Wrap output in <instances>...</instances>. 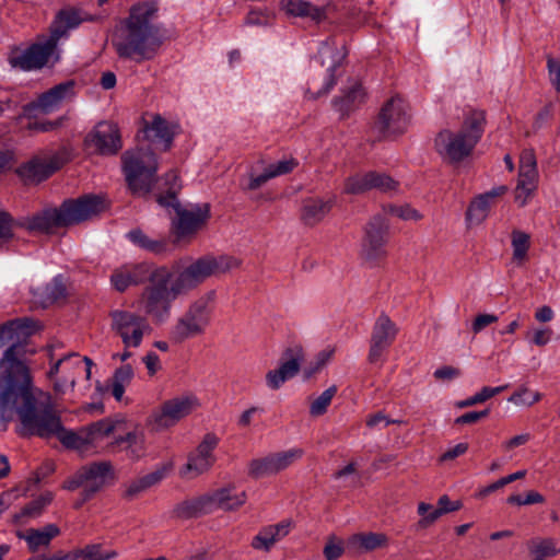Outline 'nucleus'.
Listing matches in <instances>:
<instances>
[{
    "mask_svg": "<svg viewBox=\"0 0 560 560\" xmlns=\"http://www.w3.org/2000/svg\"><path fill=\"white\" fill-rule=\"evenodd\" d=\"M231 262L232 258L228 256L205 255L177 273L166 266L154 268L140 298L145 315L155 324L165 323L171 316L173 302L179 295L196 289L211 276L228 271Z\"/></svg>",
    "mask_w": 560,
    "mask_h": 560,
    "instance_id": "nucleus-1",
    "label": "nucleus"
},
{
    "mask_svg": "<svg viewBox=\"0 0 560 560\" xmlns=\"http://www.w3.org/2000/svg\"><path fill=\"white\" fill-rule=\"evenodd\" d=\"M14 412L20 421L18 432L22 438L49 440L59 429L61 416L51 395L34 387L31 373L0 385L1 430H7Z\"/></svg>",
    "mask_w": 560,
    "mask_h": 560,
    "instance_id": "nucleus-2",
    "label": "nucleus"
},
{
    "mask_svg": "<svg viewBox=\"0 0 560 560\" xmlns=\"http://www.w3.org/2000/svg\"><path fill=\"white\" fill-rule=\"evenodd\" d=\"M127 187L136 198L150 199L163 208L171 219L170 233L173 243L189 244L202 231L211 219L209 202L190 203L184 207L179 200L183 189L180 177H126Z\"/></svg>",
    "mask_w": 560,
    "mask_h": 560,
    "instance_id": "nucleus-3",
    "label": "nucleus"
},
{
    "mask_svg": "<svg viewBox=\"0 0 560 560\" xmlns=\"http://www.w3.org/2000/svg\"><path fill=\"white\" fill-rule=\"evenodd\" d=\"M156 7L142 2L130 8L129 15L116 25L112 44L119 57L137 62L152 59L163 39L158 25L153 23Z\"/></svg>",
    "mask_w": 560,
    "mask_h": 560,
    "instance_id": "nucleus-4",
    "label": "nucleus"
},
{
    "mask_svg": "<svg viewBox=\"0 0 560 560\" xmlns=\"http://www.w3.org/2000/svg\"><path fill=\"white\" fill-rule=\"evenodd\" d=\"M110 208L104 195L84 194L65 199L59 207L45 208L25 219L22 224L30 232L52 234L59 229H68L101 218Z\"/></svg>",
    "mask_w": 560,
    "mask_h": 560,
    "instance_id": "nucleus-5",
    "label": "nucleus"
},
{
    "mask_svg": "<svg viewBox=\"0 0 560 560\" xmlns=\"http://www.w3.org/2000/svg\"><path fill=\"white\" fill-rule=\"evenodd\" d=\"M37 322L20 317L0 325V349L8 346L0 359V385L31 373L25 362L27 339L37 331Z\"/></svg>",
    "mask_w": 560,
    "mask_h": 560,
    "instance_id": "nucleus-6",
    "label": "nucleus"
},
{
    "mask_svg": "<svg viewBox=\"0 0 560 560\" xmlns=\"http://www.w3.org/2000/svg\"><path fill=\"white\" fill-rule=\"evenodd\" d=\"M486 122L482 110H470L457 131L443 130L435 139L438 152L444 160L458 163L467 159L480 140Z\"/></svg>",
    "mask_w": 560,
    "mask_h": 560,
    "instance_id": "nucleus-7",
    "label": "nucleus"
},
{
    "mask_svg": "<svg viewBox=\"0 0 560 560\" xmlns=\"http://www.w3.org/2000/svg\"><path fill=\"white\" fill-rule=\"evenodd\" d=\"M212 295L213 292H209L189 304L171 330L173 341L180 343L206 331L213 313Z\"/></svg>",
    "mask_w": 560,
    "mask_h": 560,
    "instance_id": "nucleus-8",
    "label": "nucleus"
},
{
    "mask_svg": "<svg viewBox=\"0 0 560 560\" xmlns=\"http://www.w3.org/2000/svg\"><path fill=\"white\" fill-rule=\"evenodd\" d=\"M109 317L110 330L120 337L125 349L140 347L144 335L151 331L147 317L135 312L113 310Z\"/></svg>",
    "mask_w": 560,
    "mask_h": 560,
    "instance_id": "nucleus-9",
    "label": "nucleus"
},
{
    "mask_svg": "<svg viewBox=\"0 0 560 560\" xmlns=\"http://www.w3.org/2000/svg\"><path fill=\"white\" fill-rule=\"evenodd\" d=\"M409 121L408 104L400 96H393L381 107L373 129L380 137H394L404 133Z\"/></svg>",
    "mask_w": 560,
    "mask_h": 560,
    "instance_id": "nucleus-10",
    "label": "nucleus"
},
{
    "mask_svg": "<svg viewBox=\"0 0 560 560\" xmlns=\"http://www.w3.org/2000/svg\"><path fill=\"white\" fill-rule=\"evenodd\" d=\"M83 148L92 155H116L122 148L119 128L110 121H100L84 137Z\"/></svg>",
    "mask_w": 560,
    "mask_h": 560,
    "instance_id": "nucleus-11",
    "label": "nucleus"
},
{
    "mask_svg": "<svg viewBox=\"0 0 560 560\" xmlns=\"http://www.w3.org/2000/svg\"><path fill=\"white\" fill-rule=\"evenodd\" d=\"M389 238V222L387 218L377 213L373 215L364 228L361 255L363 259L376 262L386 257V245Z\"/></svg>",
    "mask_w": 560,
    "mask_h": 560,
    "instance_id": "nucleus-12",
    "label": "nucleus"
},
{
    "mask_svg": "<svg viewBox=\"0 0 560 560\" xmlns=\"http://www.w3.org/2000/svg\"><path fill=\"white\" fill-rule=\"evenodd\" d=\"M196 402L197 399L192 396H178L167 399L158 409L152 411L149 423L156 431L172 428L191 413Z\"/></svg>",
    "mask_w": 560,
    "mask_h": 560,
    "instance_id": "nucleus-13",
    "label": "nucleus"
},
{
    "mask_svg": "<svg viewBox=\"0 0 560 560\" xmlns=\"http://www.w3.org/2000/svg\"><path fill=\"white\" fill-rule=\"evenodd\" d=\"M397 334L398 328L396 324L389 318V316L382 313L375 320L372 328L368 354V361L371 364L384 362V354L394 343Z\"/></svg>",
    "mask_w": 560,
    "mask_h": 560,
    "instance_id": "nucleus-14",
    "label": "nucleus"
},
{
    "mask_svg": "<svg viewBox=\"0 0 560 560\" xmlns=\"http://www.w3.org/2000/svg\"><path fill=\"white\" fill-rule=\"evenodd\" d=\"M58 40L50 34L44 43H36L23 52L12 56L10 63L21 70L40 69L46 66L51 58L58 60L57 55Z\"/></svg>",
    "mask_w": 560,
    "mask_h": 560,
    "instance_id": "nucleus-15",
    "label": "nucleus"
},
{
    "mask_svg": "<svg viewBox=\"0 0 560 560\" xmlns=\"http://www.w3.org/2000/svg\"><path fill=\"white\" fill-rule=\"evenodd\" d=\"M303 360L304 351L301 346L288 347L281 354L279 368L267 372V386L272 390L279 389L300 372Z\"/></svg>",
    "mask_w": 560,
    "mask_h": 560,
    "instance_id": "nucleus-16",
    "label": "nucleus"
},
{
    "mask_svg": "<svg viewBox=\"0 0 560 560\" xmlns=\"http://www.w3.org/2000/svg\"><path fill=\"white\" fill-rule=\"evenodd\" d=\"M74 95V82L66 81L42 93L36 101L24 105L23 110L26 115L50 114L57 110L63 102L72 100Z\"/></svg>",
    "mask_w": 560,
    "mask_h": 560,
    "instance_id": "nucleus-17",
    "label": "nucleus"
},
{
    "mask_svg": "<svg viewBox=\"0 0 560 560\" xmlns=\"http://www.w3.org/2000/svg\"><path fill=\"white\" fill-rule=\"evenodd\" d=\"M506 190V186L501 185L472 198L465 213L467 228L480 225L488 218L491 208Z\"/></svg>",
    "mask_w": 560,
    "mask_h": 560,
    "instance_id": "nucleus-18",
    "label": "nucleus"
},
{
    "mask_svg": "<svg viewBox=\"0 0 560 560\" xmlns=\"http://www.w3.org/2000/svg\"><path fill=\"white\" fill-rule=\"evenodd\" d=\"M345 56V51L338 49L335 38L331 37L320 43L318 58H320L322 66L327 63V74L323 89L318 90L316 93H312L311 97L316 98L325 95L334 88L336 84L335 70L339 67Z\"/></svg>",
    "mask_w": 560,
    "mask_h": 560,
    "instance_id": "nucleus-19",
    "label": "nucleus"
},
{
    "mask_svg": "<svg viewBox=\"0 0 560 560\" xmlns=\"http://www.w3.org/2000/svg\"><path fill=\"white\" fill-rule=\"evenodd\" d=\"M120 160L125 175H154L158 171V159L150 149L126 150Z\"/></svg>",
    "mask_w": 560,
    "mask_h": 560,
    "instance_id": "nucleus-20",
    "label": "nucleus"
},
{
    "mask_svg": "<svg viewBox=\"0 0 560 560\" xmlns=\"http://www.w3.org/2000/svg\"><path fill=\"white\" fill-rule=\"evenodd\" d=\"M85 480L82 489L83 501H90L106 485L107 479H114L115 474L110 462H94L81 467Z\"/></svg>",
    "mask_w": 560,
    "mask_h": 560,
    "instance_id": "nucleus-21",
    "label": "nucleus"
},
{
    "mask_svg": "<svg viewBox=\"0 0 560 560\" xmlns=\"http://www.w3.org/2000/svg\"><path fill=\"white\" fill-rule=\"evenodd\" d=\"M67 152L59 151L49 155H36L16 168V175H48L58 172L67 162Z\"/></svg>",
    "mask_w": 560,
    "mask_h": 560,
    "instance_id": "nucleus-22",
    "label": "nucleus"
},
{
    "mask_svg": "<svg viewBox=\"0 0 560 560\" xmlns=\"http://www.w3.org/2000/svg\"><path fill=\"white\" fill-rule=\"evenodd\" d=\"M151 271L147 264L122 266L112 273L110 283L116 291L125 292L131 285L149 281Z\"/></svg>",
    "mask_w": 560,
    "mask_h": 560,
    "instance_id": "nucleus-23",
    "label": "nucleus"
},
{
    "mask_svg": "<svg viewBox=\"0 0 560 560\" xmlns=\"http://www.w3.org/2000/svg\"><path fill=\"white\" fill-rule=\"evenodd\" d=\"M332 199L307 197L302 200L300 220L306 226H315L322 222L332 208Z\"/></svg>",
    "mask_w": 560,
    "mask_h": 560,
    "instance_id": "nucleus-24",
    "label": "nucleus"
},
{
    "mask_svg": "<svg viewBox=\"0 0 560 560\" xmlns=\"http://www.w3.org/2000/svg\"><path fill=\"white\" fill-rule=\"evenodd\" d=\"M365 91L358 81H350L332 100L334 108L341 115H347L357 109L365 100Z\"/></svg>",
    "mask_w": 560,
    "mask_h": 560,
    "instance_id": "nucleus-25",
    "label": "nucleus"
},
{
    "mask_svg": "<svg viewBox=\"0 0 560 560\" xmlns=\"http://www.w3.org/2000/svg\"><path fill=\"white\" fill-rule=\"evenodd\" d=\"M32 293L34 302L46 308L60 300H65L68 290L63 276L58 275L46 285L34 289Z\"/></svg>",
    "mask_w": 560,
    "mask_h": 560,
    "instance_id": "nucleus-26",
    "label": "nucleus"
},
{
    "mask_svg": "<svg viewBox=\"0 0 560 560\" xmlns=\"http://www.w3.org/2000/svg\"><path fill=\"white\" fill-rule=\"evenodd\" d=\"M280 9L289 16L310 18L318 23L326 19L328 5H314L306 0H281Z\"/></svg>",
    "mask_w": 560,
    "mask_h": 560,
    "instance_id": "nucleus-27",
    "label": "nucleus"
},
{
    "mask_svg": "<svg viewBox=\"0 0 560 560\" xmlns=\"http://www.w3.org/2000/svg\"><path fill=\"white\" fill-rule=\"evenodd\" d=\"M211 504L212 501L206 493L176 504L172 510V516L178 520L198 518L212 513Z\"/></svg>",
    "mask_w": 560,
    "mask_h": 560,
    "instance_id": "nucleus-28",
    "label": "nucleus"
},
{
    "mask_svg": "<svg viewBox=\"0 0 560 560\" xmlns=\"http://www.w3.org/2000/svg\"><path fill=\"white\" fill-rule=\"evenodd\" d=\"M232 487H224L214 490L211 493H208V497H210L212 504L211 510L214 512L218 509H221L223 511H236L241 506H243L247 500V494L245 491H242L240 493H233Z\"/></svg>",
    "mask_w": 560,
    "mask_h": 560,
    "instance_id": "nucleus-29",
    "label": "nucleus"
},
{
    "mask_svg": "<svg viewBox=\"0 0 560 560\" xmlns=\"http://www.w3.org/2000/svg\"><path fill=\"white\" fill-rule=\"evenodd\" d=\"M126 237L137 247L154 255H162L168 250L170 244L165 237L151 238L141 229L130 230Z\"/></svg>",
    "mask_w": 560,
    "mask_h": 560,
    "instance_id": "nucleus-30",
    "label": "nucleus"
},
{
    "mask_svg": "<svg viewBox=\"0 0 560 560\" xmlns=\"http://www.w3.org/2000/svg\"><path fill=\"white\" fill-rule=\"evenodd\" d=\"M60 534V529L55 524H47L42 529H28L25 534L19 532L18 537L27 542L28 550L36 552L39 547L48 546L55 537Z\"/></svg>",
    "mask_w": 560,
    "mask_h": 560,
    "instance_id": "nucleus-31",
    "label": "nucleus"
},
{
    "mask_svg": "<svg viewBox=\"0 0 560 560\" xmlns=\"http://www.w3.org/2000/svg\"><path fill=\"white\" fill-rule=\"evenodd\" d=\"M83 19L74 9H65L58 12L50 26V34L59 42L68 35V31L80 25Z\"/></svg>",
    "mask_w": 560,
    "mask_h": 560,
    "instance_id": "nucleus-32",
    "label": "nucleus"
},
{
    "mask_svg": "<svg viewBox=\"0 0 560 560\" xmlns=\"http://www.w3.org/2000/svg\"><path fill=\"white\" fill-rule=\"evenodd\" d=\"M148 139L152 142L161 143L163 150H168L172 145L174 132L168 122L160 115L153 117L151 122L145 126Z\"/></svg>",
    "mask_w": 560,
    "mask_h": 560,
    "instance_id": "nucleus-33",
    "label": "nucleus"
},
{
    "mask_svg": "<svg viewBox=\"0 0 560 560\" xmlns=\"http://www.w3.org/2000/svg\"><path fill=\"white\" fill-rule=\"evenodd\" d=\"M59 429L54 433V438H57L59 442L69 450H84L91 445V440L88 438L84 428H81L78 432L67 429L62 420L59 422Z\"/></svg>",
    "mask_w": 560,
    "mask_h": 560,
    "instance_id": "nucleus-34",
    "label": "nucleus"
},
{
    "mask_svg": "<svg viewBox=\"0 0 560 560\" xmlns=\"http://www.w3.org/2000/svg\"><path fill=\"white\" fill-rule=\"evenodd\" d=\"M463 508V503L459 500L452 501L447 494H443L439 498L436 508L432 510L431 513H429L428 516H424L418 522V525L420 527H428L429 525L433 524L438 518H440L442 515L451 512L458 511Z\"/></svg>",
    "mask_w": 560,
    "mask_h": 560,
    "instance_id": "nucleus-35",
    "label": "nucleus"
},
{
    "mask_svg": "<svg viewBox=\"0 0 560 560\" xmlns=\"http://www.w3.org/2000/svg\"><path fill=\"white\" fill-rule=\"evenodd\" d=\"M164 477V470H155L153 472L140 477L139 479L129 483V486L125 490L124 498L132 500L139 493L159 483Z\"/></svg>",
    "mask_w": 560,
    "mask_h": 560,
    "instance_id": "nucleus-36",
    "label": "nucleus"
},
{
    "mask_svg": "<svg viewBox=\"0 0 560 560\" xmlns=\"http://www.w3.org/2000/svg\"><path fill=\"white\" fill-rule=\"evenodd\" d=\"M133 377V369L130 364H124L115 370L110 382L112 395L117 401H120L126 386L129 385Z\"/></svg>",
    "mask_w": 560,
    "mask_h": 560,
    "instance_id": "nucleus-37",
    "label": "nucleus"
},
{
    "mask_svg": "<svg viewBox=\"0 0 560 560\" xmlns=\"http://www.w3.org/2000/svg\"><path fill=\"white\" fill-rule=\"evenodd\" d=\"M214 462L200 456L196 453H190L188 455V460L186 465L180 469V476L182 477H189L194 478L197 477L206 471H208Z\"/></svg>",
    "mask_w": 560,
    "mask_h": 560,
    "instance_id": "nucleus-38",
    "label": "nucleus"
},
{
    "mask_svg": "<svg viewBox=\"0 0 560 560\" xmlns=\"http://www.w3.org/2000/svg\"><path fill=\"white\" fill-rule=\"evenodd\" d=\"M83 428L92 445L104 436L112 434L115 431L116 423L108 418H104Z\"/></svg>",
    "mask_w": 560,
    "mask_h": 560,
    "instance_id": "nucleus-39",
    "label": "nucleus"
},
{
    "mask_svg": "<svg viewBox=\"0 0 560 560\" xmlns=\"http://www.w3.org/2000/svg\"><path fill=\"white\" fill-rule=\"evenodd\" d=\"M508 388H509V384L497 386V387L485 386L480 389V392L476 393L474 396L468 397L464 400L457 401L456 407L457 408H467V407L475 406L477 404L485 402L486 400L504 392Z\"/></svg>",
    "mask_w": 560,
    "mask_h": 560,
    "instance_id": "nucleus-40",
    "label": "nucleus"
},
{
    "mask_svg": "<svg viewBox=\"0 0 560 560\" xmlns=\"http://www.w3.org/2000/svg\"><path fill=\"white\" fill-rule=\"evenodd\" d=\"M143 435L136 431H130L126 435L115 439L114 444L125 445V450L130 452L131 457L139 458L143 453Z\"/></svg>",
    "mask_w": 560,
    "mask_h": 560,
    "instance_id": "nucleus-41",
    "label": "nucleus"
},
{
    "mask_svg": "<svg viewBox=\"0 0 560 560\" xmlns=\"http://www.w3.org/2000/svg\"><path fill=\"white\" fill-rule=\"evenodd\" d=\"M538 186L537 177H520L515 187V201L524 207L534 196Z\"/></svg>",
    "mask_w": 560,
    "mask_h": 560,
    "instance_id": "nucleus-42",
    "label": "nucleus"
},
{
    "mask_svg": "<svg viewBox=\"0 0 560 560\" xmlns=\"http://www.w3.org/2000/svg\"><path fill=\"white\" fill-rule=\"evenodd\" d=\"M303 453L302 448H291L284 452L269 454L275 472L277 474L288 468L295 460L300 459L303 456Z\"/></svg>",
    "mask_w": 560,
    "mask_h": 560,
    "instance_id": "nucleus-43",
    "label": "nucleus"
},
{
    "mask_svg": "<svg viewBox=\"0 0 560 560\" xmlns=\"http://www.w3.org/2000/svg\"><path fill=\"white\" fill-rule=\"evenodd\" d=\"M52 501V494L50 492L40 494L38 498L28 502L25 506L22 508L21 512L15 515L16 518L20 517H36L39 516L43 510L50 504Z\"/></svg>",
    "mask_w": 560,
    "mask_h": 560,
    "instance_id": "nucleus-44",
    "label": "nucleus"
},
{
    "mask_svg": "<svg viewBox=\"0 0 560 560\" xmlns=\"http://www.w3.org/2000/svg\"><path fill=\"white\" fill-rule=\"evenodd\" d=\"M530 237L527 233L522 231H513L512 232V248H513V259L521 262L523 261L529 249Z\"/></svg>",
    "mask_w": 560,
    "mask_h": 560,
    "instance_id": "nucleus-45",
    "label": "nucleus"
},
{
    "mask_svg": "<svg viewBox=\"0 0 560 560\" xmlns=\"http://www.w3.org/2000/svg\"><path fill=\"white\" fill-rule=\"evenodd\" d=\"M337 393V386L325 389L310 406V413L314 417L323 416Z\"/></svg>",
    "mask_w": 560,
    "mask_h": 560,
    "instance_id": "nucleus-46",
    "label": "nucleus"
},
{
    "mask_svg": "<svg viewBox=\"0 0 560 560\" xmlns=\"http://www.w3.org/2000/svg\"><path fill=\"white\" fill-rule=\"evenodd\" d=\"M276 474L272 467L270 456L250 460L248 465V475L254 479H259Z\"/></svg>",
    "mask_w": 560,
    "mask_h": 560,
    "instance_id": "nucleus-47",
    "label": "nucleus"
},
{
    "mask_svg": "<svg viewBox=\"0 0 560 560\" xmlns=\"http://www.w3.org/2000/svg\"><path fill=\"white\" fill-rule=\"evenodd\" d=\"M529 550L538 557H555L559 553L551 538L533 539L529 541Z\"/></svg>",
    "mask_w": 560,
    "mask_h": 560,
    "instance_id": "nucleus-48",
    "label": "nucleus"
},
{
    "mask_svg": "<svg viewBox=\"0 0 560 560\" xmlns=\"http://www.w3.org/2000/svg\"><path fill=\"white\" fill-rule=\"evenodd\" d=\"M355 541L359 542L360 547H362L366 551L374 550L380 548L387 542V537L384 534L377 533H369V534H360L353 537Z\"/></svg>",
    "mask_w": 560,
    "mask_h": 560,
    "instance_id": "nucleus-49",
    "label": "nucleus"
},
{
    "mask_svg": "<svg viewBox=\"0 0 560 560\" xmlns=\"http://www.w3.org/2000/svg\"><path fill=\"white\" fill-rule=\"evenodd\" d=\"M343 189L347 194H364L373 189L372 177H347Z\"/></svg>",
    "mask_w": 560,
    "mask_h": 560,
    "instance_id": "nucleus-50",
    "label": "nucleus"
},
{
    "mask_svg": "<svg viewBox=\"0 0 560 560\" xmlns=\"http://www.w3.org/2000/svg\"><path fill=\"white\" fill-rule=\"evenodd\" d=\"M13 228L14 220L12 215L4 210H0V248L13 240Z\"/></svg>",
    "mask_w": 560,
    "mask_h": 560,
    "instance_id": "nucleus-51",
    "label": "nucleus"
},
{
    "mask_svg": "<svg viewBox=\"0 0 560 560\" xmlns=\"http://www.w3.org/2000/svg\"><path fill=\"white\" fill-rule=\"evenodd\" d=\"M299 162L293 158H285L264 168L261 175H285L295 171Z\"/></svg>",
    "mask_w": 560,
    "mask_h": 560,
    "instance_id": "nucleus-52",
    "label": "nucleus"
},
{
    "mask_svg": "<svg viewBox=\"0 0 560 560\" xmlns=\"http://www.w3.org/2000/svg\"><path fill=\"white\" fill-rule=\"evenodd\" d=\"M219 441V438L214 433L209 432L205 434L202 441L198 444L194 453L215 462L213 451L218 446Z\"/></svg>",
    "mask_w": 560,
    "mask_h": 560,
    "instance_id": "nucleus-53",
    "label": "nucleus"
},
{
    "mask_svg": "<svg viewBox=\"0 0 560 560\" xmlns=\"http://www.w3.org/2000/svg\"><path fill=\"white\" fill-rule=\"evenodd\" d=\"M77 551L82 560H109L116 556V552L103 553L100 544L88 545Z\"/></svg>",
    "mask_w": 560,
    "mask_h": 560,
    "instance_id": "nucleus-54",
    "label": "nucleus"
},
{
    "mask_svg": "<svg viewBox=\"0 0 560 560\" xmlns=\"http://www.w3.org/2000/svg\"><path fill=\"white\" fill-rule=\"evenodd\" d=\"M510 402H513L515 405H526L532 406L540 400V394L539 393H532L526 387H521L520 389L515 390L508 399Z\"/></svg>",
    "mask_w": 560,
    "mask_h": 560,
    "instance_id": "nucleus-55",
    "label": "nucleus"
},
{
    "mask_svg": "<svg viewBox=\"0 0 560 560\" xmlns=\"http://www.w3.org/2000/svg\"><path fill=\"white\" fill-rule=\"evenodd\" d=\"M537 173V161L532 149H525L520 155L518 175H533Z\"/></svg>",
    "mask_w": 560,
    "mask_h": 560,
    "instance_id": "nucleus-56",
    "label": "nucleus"
},
{
    "mask_svg": "<svg viewBox=\"0 0 560 560\" xmlns=\"http://www.w3.org/2000/svg\"><path fill=\"white\" fill-rule=\"evenodd\" d=\"M275 544V536H272L266 526L256 536H254L250 546L256 550L269 552Z\"/></svg>",
    "mask_w": 560,
    "mask_h": 560,
    "instance_id": "nucleus-57",
    "label": "nucleus"
},
{
    "mask_svg": "<svg viewBox=\"0 0 560 560\" xmlns=\"http://www.w3.org/2000/svg\"><path fill=\"white\" fill-rule=\"evenodd\" d=\"M384 211L388 212L399 219H402V220L417 221L422 218V215L419 213L418 210L411 208L408 205H405V206L388 205V206L384 207Z\"/></svg>",
    "mask_w": 560,
    "mask_h": 560,
    "instance_id": "nucleus-58",
    "label": "nucleus"
},
{
    "mask_svg": "<svg viewBox=\"0 0 560 560\" xmlns=\"http://www.w3.org/2000/svg\"><path fill=\"white\" fill-rule=\"evenodd\" d=\"M548 79L557 92H560V58L547 55Z\"/></svg>",
    "mask_w": 560,
    "mask_h": 560,
    "instance_id": "nucleus-59",
    "label": "nucleus"
},
{
    "mask_svg": "<svg viewBox=\"0 0 560 560\" xmlns=\"http://www.w3.org/2000/svg\"><path fill=\"white\" fill-rule=\"evenodd\" d=\"M545 498L537 491H529L525 497L521 494H512L506 499L509 504L515 505H528V504H537L542 503Z\"/></svg>",
    "mask_w": 560,
    "mask_h": 560,
    "instance_id": "nucleus-60",
    "label": "nucleus"
},
{
    "mask_svg": "<svg viewBox=\"0 0 560 560\" xmlns=\"http://www.w3.org/2000/svg\"><path fill=\"white\" fill-rule=\"evenodd\" d=\"M373 189L382 192L397 191L399 183L394 177H372Z\"/></svg>",
    "mask_w": 560,
    "mask_h": 560,
    "instance_id": "nucleus-61",
    "label": "nucleus"
},
{
    "mask_svg": "<svg viewBox=\"0 0 560 560\" xmlns=\"http://www.w3.org/2000/svg\"><path fill=\"white\" fill-rule=\"evenodd\" d=\"M490 413L489 409H485L481 411H469L459 417H457L454 421L455 424H472L478 422L479 420L487 418Z\"/></svg>",
    "mask_w": 560,
    "mask_h": 560,
    "instance_id": "nucleus-62",
    "label": "nucleus"
},
{
    "mask_svg": "<svg viewBox=\"0 0 560 560\" xmlns=\"http://www.w3.org/2000/svg\"><path fill=\"white\" fill-rule=\"evenodd\" d=\"M462 374L460 370L451 365H444L436 369L433 373L439 381H452Z\"/></svg>",
    "mask_w": 560,
    "mask_h": 560,
    "instance_id": "nucleus-63",
    "label": "nucleus"
},
{
    "mask_svg": "<svg viewBox=\"0 0 560 560\" xmlns=\"http://www.w3.org/2000/svg\"><path fill=\"white\" fill-rule=\"evenodd\" d=\"M498 322V316L493 314H479L476 316L474 323H472V331L475 334L480 332L483 330L487 326Z\"/></svg>",
    "mask_w": 560,
    "mask_h": 560,
    "instance_id": "nucleus-64",
    "label": "nucleus"
}]
</instances>
